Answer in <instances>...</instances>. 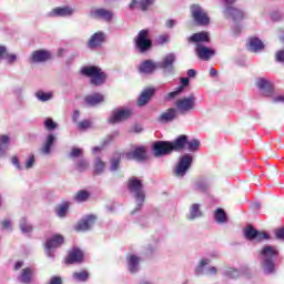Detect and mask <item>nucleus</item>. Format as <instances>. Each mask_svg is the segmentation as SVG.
<instances>
[{
    "label": "nucleus",
    "mask_w": 284,
    "mask_h": 284,
    "mask_svg": "<svg viewBox=\"0 0 284 284\" xmlns=\"http://www.w3.org/2000/svg\"><path fill=\"white\" fill-rule=\"evenodd\" d=\"M79 116H80V112H79V110H75L73 112V116H72L73 123H78Z\"/></svg>",
    "instance_id": "nucleus-61"
},
{
    "label": "nucleus",
    "mask_w": 284,
    "mask_h": 284,
    "mask_svg": "<svg viewBox=\"0 0 284 284\" xmlns=\"http://www.w3.org/2000/svg\"><path fill=\"white\" fill-rule=\"evenodd\" d=\"M181 89H182V87H178L175 89V91H172V92L168 93L165 95L164 100L165 101H172V99H176V97H179L181 94V92H182Z\"/></svg>",
    "instance_id": "nucleus-46"
},
{
    "label": "nucleus",
    "mask_w": 284,
    "mask_h": 284,
    "mask_svg": "<svg viewBox=\"0 0 284 284\" xmlns=\"http://www.w3.org/2000/svg\"><path fill=\"white\" fill-rule=\"evenodd\" d=\"M121 159H123V153L115 151L113 156L110 159V170L111 172H116L121 165Z\"/></svg>",
    "instance_id": "nucleus-30"
},
{
    "label": "nucleus",
    "mask_w": 284,
    "mask_h": 284,
    "mask_svg": "<svg viewBox=\"0 0 284 284\" xmlns=\"http://www.w3.org/2000/svg\"><path fill=\"white\" fill-rule=\"evenodd\" d=\"M90 128H92V122L90 120H82L81 122H78L79 130H90Z\"/></svg>",
    "instance_id": "nucleus-47"
},
{
    "label": "nucleus",
    "mask_w": 284,
    "mask_h": 284,
    "mask_svg": "<svg viewBox=\"0 0 284 284\" xmlns=\"http://www.w3.org/2000/svg\"><path fill=\"white\" fill-rule=\"evenodd\" d=\"M134 48L141 54L152 50V39H150L149 29H142L138 32V37L134 38Z\"/></svg>",
    "instance_id": "nucleus-4"
},
{
    "label": "nucleus",
    "mask_w": 284,
    "mask_h": 284,
    "mask_svg": "<svg viewBox=\"0 0 284 284\" xmlns=\"http://www.w3.org/2000/svg\"><path fill=\"white\" fill-rule=\"evenodd\" d=\"M11 225H12V222H10V220H2L1 221L2 230H10Z\"/></svg>",
    "instance_id": "nucleus-57"
},
{
    "label": "nucleus",
    "mask_w": 284,
    "mask_h": 284,
    "mask_svg": "<svg viewBox=\"0 0 284 284\" xmlns=\"http://www.w3.org/2000/svg\"><path fill=\"white\" fill-rule=\"evenodd\" d=\"M191 17L196 26H210V16L201 4H192L190 7Z\"/></svg>",
    "instance_id": "nucleus-5"
},
{
    "label": "nucleus",
    "mask_w": 284,
    "mask_h": 284,
    "mask_svg": "<svg viewBox=\"0 0 284 284\" xmlns=\"http://www.w3.org/2000/svg\"><path fill=\"white\" fill-rule=\"evenodd\" d=\"M256 87L258 88V90L264 91V97H272V94L274 93V84L265 78H260L256 82Z\"/></svg>",
    "instance_id": "nucleus-19"
},
{
    "label": "nucleus",
    "mask_w": 284,
    "mask_h": 284,
    "mask_svg": "<svg viewBox=\"0 0 284 284\" xmlns=\"http://www.w3.org/2000/svg\"><path fill=\"white\" fill-rule=\"evenodd\" d=\"M84 257L85 254L82 252V250L74 246L72 250L69 251L68 256L64 257V263L65 265L83 263Z\"/></svg>",
    "instance_id": "nucleus-10"
},
{
    "label": "nucleus",
    "mask_w": 284,
    "mask_h": 284,
    "mask_svg": "<svg viewBox=\"0 0 284 284\" xmlns=\"http://www.w3.org/2000/svg\"><path fill=\"white\" fill-rule=\"evenodd\" d=\"M69 159H83V149L81 148H72L71 152L69 153Z\"/></svg>",
    "instance_id": "nucleus-43"
},
{
    "label": "nucleus",
    "mask_w": 284,
    "mask_h": 284,
    "mask_svg": "<svg viewBox=\"0 0 284 284\" xmlns=\"http://www.w3.org/2000/svg\"><path fill=\"white\" fill-rule=\"evenodd\" d=\"M73 278L75 281L84 283V281H88V278H90V273H88V271L75 272L73 273Z\"/></svg>",
    "instance_id": "nucleus-42"
},
{
    "label": "nucleus",
    "mask_w": 284,
    "mask_h": 284,
    "mask_svg": "<svg viewBox=\"0 0 284 284\" xmlns=\"http://www.w3.org/2000/svg\"><path fill=\"white\" fill-rule=\"evenodd\" d=\"M125 159L128 161H138L139 163L148 161V148L144 145L135 146L132 151L125 153Z\"/></svg>",
    "instance_id": "nucleus-9"
},
{
    "label": "nucleus",
    "mask_w": 284,
    "mask_h": 284,
    "mask_svg": "<svg viewBox=\"0 0 284 284\" xmlns=\"http://www.w3.org/2000/svg\"><path fill=\"white\" fill-rule=\"evenodd\" d=\"M154 6V0H132L129 4L131 10H135V8H140L142 12H148L150 7Z\"/></svg>",
    "instance_id": "nucleus-22"
},
{
    "label": "nucleus",
    "mask_w": 284,
    "mask_h": 284,
    "mask_svg": "<svg viewBox=\"0 0 284 284\" xmlns=\"http://www.w3.org/2000/svg\"><path fill=\"white\" fill-rule=\"evenodd\" d=\"M187 85H190V79L189 78H182L181 79V85H179L178 88H182L181 92H183V90L185 88H187Z\"/></svg>",
    "instance_id": "nucleus-55"
},
{
    "label": "nucleus",
    "mask_w": 284,
    "mask_h": 284,
    "mask_svg": "<svg viewBox=\"0 0 284 284\" xmlns=\"http://www.w3.org/2000/svg\"><path fill=\"white\" fill-rule=\"evenodd\" d=\"M156 68H159V65H156L154 61L144 60L139 65L138 70L140 74H154V72H156Z\"/></svg>",
    "instance_id": "nucleus-21"
},
{
    "label": "nucleus",
    "mask_w": 284,
    "mask_h": 284,
    "mask_svg": "<svg viewBox=\"0 0 284 284\" xmlns=\"http://www.w3.org/2000/svg\"><path fill=\"white\" fill-rule=\"evenodd\" d=\"M190 43H210V33L205 31H200L197 33H193L191 37L187 38Z\"/></svg>",
    "instance_id": "nucleus-23"
},
{
    "label": "nucleus",
    "mask_w": 284,
    "mask_h": 284,
    "mask_svg": "<svg viewBox=\"0 0 284 284\" xmlns=\"http://www.w3.org/2000/svg\"><path fill=\"white\" fill-rule=\"evenodd\" d=\"M225 8H234V3H236V0H222Z\"/></svg>",
    "instance_id": "nucleus-59"
},
{
    "label": "nucleus",
    "mask_w": 284,
    "mask_h": 284,
    "mask_svg": "<svg viewBox=\"0 0 284 284\" xmlns=\"http://www.w3.org/2000/svg\"><path fill=\"white\" fill-rule=\"evenodd\" d=\"M47 284H63V278L61 276H52Z\"/></svg>",
    "instance_id": "nucleus-54"
},
{
    "label": "nucleus",
    "mask_w": 284,
    "mask_h": 284,
    "mask_svg": "<svg viewBox=\"0 0 284 284\" xmlns=\"http://www.w3.org/2000/svg\"><path fill=\"white\" fill-rule=\"evenodd\" d=\"M81 75L90 79L91 85L99 88L108 81V73L98 65H87L81 69Z\"/></svg>",
    "instance_id": "nucleus-3"
},
{
    "label": "nucleus",
    "mask_w": 284,
    "mask_h": 284,
    "mask_svg": "<svg viewBox=\"0 0 284 284\" xmlns=\"http://www.w3.org/2000/svg\"><path fill=\"white\" fill-rule=\"evenodd\" d=\"M105 43V33L102 31H98L91 36L88 41V48L94 50L95 48H101Z\"/></svg>",
    "instance_id": "nucleus-15"
},
{
    "label": "nucleus",
    "mask_w": 284,
    "mask_h": 284,
    "mask_svg": "<svg viewBox=\"0 0 284 284\" xmlns=\"http://www.w3.org/2000/svg\"><path fill=\"white\" fill-rule=\"evenodd\" d=\"M189 168H192V155L184 154L182 158H180L178 166L174 171L175 176H185Z\"/></svg>",
    "instance_id": "nucleus-11"
},
{
    "label": "nucleus",
    "mask_w": 284,
    "mask_h": 284,
    "mask_svg": "<svg viewBox=\"0 0 284 284\" xmlns=\"http://www.w3.org/2000/svg\"><path fill=\"white\" fill-rule=\"evenodd\" d=\"M4 59L8 61V63H14V61H17V54L9 53L7 50L4 53Z\"/></svg>",
    "instance_id": "nucleus-51"
},
{
    "label": "nucleus",
    "mask_w": 284,
    "mask_h": 284,
    "mask_svg": "<svg viewBox=\"0 0 284 284\" xmlns=\"http://www.w3.org/2000/svg\"><path fill=\"white\" fill-rule=\"evenodd\" d=\"M126 261L129 265V272H131V274H136V272H139V263H141V257L130 254L126 257Z\"/></svg>",
    "instance_id": "nucleus-28"
},
{
    "label": "nucleus",
    "mask_w": 284,
    "mask_h": 284,
    "mask_svg": "<svg viewBox=\"0 0 284 284\" xmlns=\"http://www.w3.org/2000/svg\"><path fill=\"white\" fill-rule=\"evenodd\" d=\"M52 145H54V136L52 134H49L45 143L41 148L42 154H50Z\"/></svg>",
    "instance_id": "nucleus-37"
},
{
    "label": "nucleus",
    "mask_w": 284,
    "mask_h": 284,
    "mask_svg": "<svg viewBox=\"0 0 284 284\" xmlns=\"http://www.w3.org/2000/svg\"><path fill=\"white\" fill-rule=\"evenodd\" d=\"M126 187L138 202V206L131 212V214H136V212L141 211L143 207V203H145V190L143 186V180H140L136 176H132L126 182Z\"/></svg>",
    "instance_id": "nucleus-2"
},
{
    "label": "nucleus",
    "mask_w": 284,
    "mask_h": 284,
    "mask_svg": "<svg viewBox=\"0 0 284 284\" xmlns=\"http://www.w3.org/2000/svg\"><path fill=\"white\" fill-rule=\"evenodd\" d=\"M23 267V261H18L14 266L13 270L14 272H18V270H21Z\"/></svg>",
    "instance_id": "nucleus-60"
},
{
    "label": "nucleus",
    "mask_w": 284,
    "mask_h": 284,
    "mask_svg": "<svg viewBox=\"0 0 284 284\" xmlns=\"http://www.w3.org/2000/svg\"><path fill=\"white\" fill-rule=\"evenodd\" d=\"M274 103H284V95L274 98Z\"/></svg>",
    "instance_id": "nucleus-64"
},
{
    "label": "nucleus",
    "mask_w": 284,
    "mask_h": 284,
    "mask_svg": "<svg viewBox=\"0 0 284 284\" xmlns=\"http://www.w3.org/2000/svg\"><path fill=\"white\" fill-rule=\"evenodd\" d=\"M65 243V237L61 234H54L52 237L47 240L44 247L50 252V250H57V247H61V245Z\"/></svg>",
    "instance_id": "nucleus-18"
},
{
    "label": "nucleus",
    "mask_w": 284,
    "mask_h": 284,
    "mask_svg": "<svg viewBox=\"0 0 284 284\" xmlns=\"http://www.w3.org/2000/svg\"><path fill=\"white\" fill-rule=\"evenodd\" d=\"M103 101H105V98L101 93H93L84 97V103H87L90 108L100 105V103H103Z\"/></svg>",
    "instance_id": "nucleus-25"
},
{
    "label": "nucleus",
    "mask_w": 284,
    "mask_h": 284,
    "mask_svg": "<svg viewBox=\"0 0 284 284\" xmlns=\"http://www.w3.org/2000/svg\"><path fill=\"white\" fill-rule=\"evenodd\" d=\"M90 196H92V193L88 190H79L74 195H73V201L75 203H85Z\"/></svg>",
    "instance_id": "nucleus-32"
},
{
    "label": "nucleus",
    "mask_w": 284,
    "mask_h": 284,
    "mask_svg": "<svg viewBox=\"0 0 284 284\" xmlns=\"http://www.w3.org/2000/svg\"><path fill=\"white\" fill-rule=\"evenodd\" d=\"M105 162L101 160V158H97L93 163V174L94 176H99L105 172Z\"/></svg>",
    "instance_id": "nucleus-33"
},
{
    "label": "nucleus",
    "mask_w": 284,
    "mask_h": 284,
    "mask_svg": "<svg viewBox=\"0 0 284 284\" xmlns=\"http://www.w3.org/2000/svg\"><path fill=\"white\" fill-rule=\"evenodd\" d=\"M199 216H202V213H201V205L199 204H193L191 206V210H190V221H194V219H199Z\"/></svg>",
    "instance_id": "nucleus-40"
},
{
    "label": "nucleus",
    "mask_w": 284,
    "mask_h": 284,
    "mask_svg": "<svg viewBox=\"0 0 284 284\" xmlns=\"http://www.w3.org/2000/svg\"><path fill=\"white\" fill-rule=\"evenodd\" d=\"M224 14L226 19H232L235 21V23H239V21H243V19H245V13L243 10L236 7L224 8Z\"/></svg>",
    "instance_id": "nucleus-13"
},
{
    "label": "nucleus",
    "mask_w": 284,
    "mask_h": 284,
    "mask_svg": "<svg viewBox=\"0 0 284 284\" xmlns=\"http://www.w3.org/2000/svg\"><path fill=\"white\" fill-rule=\"evenodd\" d=\"M10 143V136L0 135V154H3V145H8Z\"/></svg>",
    "instance_id": "nucleus-48"
},
{
    "label": "nucleus",
    "mask_w": 284,
    "mask_h": 284,
    "mask_svg": "<svg viewBox=\"0 0 284 284\" xmlns=\"http://www.w3.org/2000/svg\"><path fill=\"white\" fill-rule=\"evenodd\" d=\"M175 24H176L175 20H166V28H174Z\"/></svg>",
    "instance_id": "nucleus-63"
},
{
    "label": "nucleus",
    "mask_w": 284,
    "mask_h": 284,
    "mask_svg": "<svg viewBox=\"0 0 284 284\" xmlns=\"http://www.w3.org/2000/svg\"><path fill=\"white\" fill-rule=\"evenodd\" d=\"M169 42H170V36L168 34L159 36L156 39V43L159 45H165V43H169Z\"/></svg>",
    "instance_id": "nucleus-49"
},
{
    "label": "nucleus",
    "mask_w": 284,
    "mask_h": 284,
    "mask_svg": "<svg viewBox=\"0 0 284 284\" xmlns=\"http://www.w3.org/2000/svg\"><path fill=\"white\" fill-rule=\"evenodd\" d=\"M187 77H190V79H194V77H196V70L190 69L187 71Z\"/></svg>",
    "instance_id": "nucleus-62"
},
{
    "label": "nucleus",
    "mask_w": 284,
    "mask_h": 284,
    "mask_svg": "<svg viewBox=\"0 0 284 284\" xmlns=\"http://www.w3.org/2000/svg\"><path fill=\"white\" fill-rule=\"evenodd\" d=\"M74 10L68 6L65 7H58L52 10L53 17H71Z\"/></svg>",
    "instance_id": "nucleus-31"
},
{
    "label": "nucleus",
    "mask_w": 284,
    "mask_h": 284,
    "mask_svg": "<svg viewBox=\"0 0 284 284\" xmlns=\"http://www.w3.org/2000/svg\"><path fill=\"white\" fill-rule=\"evenodd\" d=\"M156 93V89L154 88H146L142 91V93L140 94V97L138 98V106L139 108H143L145 105H148L152 99V97H154V94Z\"/></svg>",
    "instance_id": "nucleus-16"
},
{
    "label": "nucleus",
    "mask_w": 284,
    "mask_h": 284,
    "mask_svg": "<svg viewBox=\"0 0 284 284\" xmlns=\"http://www.w3.org/2000/svg\"><path fill=\"white\" fill-rule=\"evenodd\" d=\"M134 112L129 108H119L112 111L111 116L108 119V123L116 125L119 123H125L129 119H132Z\"/></svg>",
    "instance_id": "nucleus-6"
},
{
    "label": "nucleus",
    "mask_w": 284,
    "mask_h": 284,
    "mask_svg": "<svg viewBox=\"0 0 284 284\" xmlns=\"http://www.w3.org/2000/svg\"><path fill=\"white\" fill-rule=\"evenodd\" d=\"M174 119H176V109L170 108L160 115L159 121L160 123H170Z\"/></svg>",
    "instance_id": "nucleus-29"
},
{
    "label": "nucleus",
    "mask_w": 284,
    "mask_h": 284,
    "mask_svg": "<svg viewBox=\"0 0 284 284\" xmlns=\"http://www.w3.org/2000/svg\"><path fill=\"white\" fill-rule=\"evenodd\" d=\"M244 236L246 241H256L257 243L270 241L272 239L270 233L265 231H257L252 225H248L246 230H244Z\"/></svg>",
    "instance_id": "nucleus-8"
},
{
    "label": "nucleus",
    "mask_w": 284,
    "mask_h": 284,
    "mask_svg": "<svg viewBox=\"0 0 284 284\" xmlns=\"http://www.w3.org/2000/svg\"><path fill=\"white\" fill-rule=\"evenodd\" d=\"M51 59H52V52L45 49H40L31 53L30 63H45Z\"/></svg>",
    "instance_id": "nucleus-12"
},
{
    "label": "nucleus",
    "mask_w": 284,
    "mask_h": 284,
    "mask_svg": "<svg viewBox=\"0 0 284 284\" xmlns=\"http://www.w3.org/2000/svg\"><path fill=\"white\" fill-rule=\"evenodd\" d=\"M34 274V268L28 266L21 270L19 275V281L23 284L32 283V275Z\"/></svg>",
    "instance_id": "nucleus-27"
},
{
    "label": "nucleus",
    "mask_w": 284,
    "mask_h": 284,
    "mask_svg": "<svg viewBox=\"0 0 284 284\" xmlns=\"http://www.w3.org/2000/svg\"><path fill=\"white\" fill-rule=\"evenodd\" d=\"M44 126H45V129L49 130V131L55 130V128H57V122H53L52 119L48 118V119L44 121Z\"/></svg>",
    "instance_id": "nucleus-50"
},
{
    "label": "nucleus",
    "mask_w": 284,
    "mask_h": 284,
    "mask_svg": "<svg viewBox=\"0 0 284 284\" xmlns=\"http://www.w3.org/2000/svg\"><path fill=\"white\" fill-rule=\"evenodd\" d=\"M175 108L180 114H187V112L196 110V95L191 94L189 97L178 99L175 101Z\"/></svg>",
    "instance_id": "nucleus-7"
},
{
    "label": "nucleus",
    "mask_w": 284,
    "mask_h": 284,
    "mask_svg": "<svg viewBox=\"0 0 284 284\" xmlns=\"http://www.w3.org/2000/svg\"><path fill=\"white\" fill-rule=\"evenodd\" d=\"M260 254L265 256V258H272L273 256H278V250H276L274 246L266 245L263 247Z\"/></svg>",
    "instance_id": "nucleus-35"
},
{
    "label": "nucleus",
    "mask_w": 284,
    "mask_h": 284,
    "mask_svg": "<svg viewBox=\"0 0 284 284\" xmlns=\"http://www.w3.org/2000/svg\"><path fill=\"white\" fill-rule=\"evenodd\" d=\"M185 134L178 136L174 141H156L153 144L154 156H168L172 152H181L185 145Z\"/></svg>",
    "instance_id": "nucleus-1"
},
{
    "label": "nucleus",
    "mask_w": 284,
    "mask_h": 284,
    "mask_svg": "<svg viewBox=\"0 0 284 284\" xmlns=\"http://www.w3.org/2000/svg\"><path fill=\"white\" fill-rule=\"evenodd\" d=\"M214 219L216 223H220V224L227 223V214L225 213V210L217 209L215 211Z\"/></svg>",
    "instance_id": "nucleus-39"
},
{
    "label": "nucleus",
    "mask_w": 284,
    "mask_h": 284,
    "mask_svg": "<svg viewBox=\"0 0 284 284\" xmlns=\"http://www.w3.org/2000/svg\"><path fill=\"white\" fill-rule=\"evenodd\" d=\"M20 230L21 232H23L24 234H28L29 232H32V226L28 223V220L22 219L20 221Z\"/></svg>",
    "instance_id": "nucleus-44"
},
{
    "label": "nucleus",
    "mask_w": 284,
    "mask_h": 284,
    "mask_svg": "<svg viewBox=\"0 0 284 284\" xmlns=\"http://www.w3.org/2000/svg\"><path fill=\"white\" fill-rule=\"evenodd\" d=\"M274 234L277 241H284V227L276 229Z\"/></svg>",
    "instance_id": "nucleus-52"
},
{
    "label": "nucleus",
    "mask_w": 284,
    "mask_h": 284,
    "mask_svg": "<svg viewBox=\"0 0 284 284\" xmlns=\"http://www.w3.org/2000/svg\"><path fill=\"white\" fill-rule=\"evenodd\" d=\"M97 223V216L88 215L87 219L80 220L75 225L77 232H88Z\"/></svg>",
    "instance_id": "nucleus-17"
},
{
    "label": "nucleus",
    "mask_w": 284,
    "mask_h": 284,
    "mask_svg": "<svg viewBox=\"0 0 284 284\" xmlns=\"http://www.w3.org/2000/svg\"><path fill=\"white\" fill-rule=\"evenodd\" d=\"M174 61H176V55L169 53L158 63V68H161V70H174Z\"/></svg>",
    "instance_id": "nucleus-24"
},
{
    "label": "nucleus",
    "mask_w": 284,
    "mask_h": 284,
    "mask_svg": "<svg viewBox=\"0 0 284 284\" xmlns=\"http://www.w3.org/2000/svg\"><path fill=\"white\" fill-rule=\"evenodd\" d=\"M247 49L250 52H261L262 50H265V44L261 39L251 37L247 42Z\"/></svg>",
    "instance_id": "nucleus-26"
},
{
    "label": "nucleus",
    "mask_w": 284,
    "mask_h": 284,
    "mask_svg": "<svg viewBox=\"0 0 284 284\" xmlns=\"http://www.w3.org/2000/svg\"><path fill=\"white\" fill-rule=\"evenodd\" d=\"M210 260H201L200 261V267L196 270V273L199 274V272H201V270H203V267H205V265H209Z\"/></svg>",
    "instance_id": "nucleus-58"
},
{
    "label": "nucleus",
    "mask_w": 284,
    "mask_h": 284,
    "mask_svg": "<svg viewBox=\"0 0 284 284\" xmlns=\"http://www.w3.org/2000/svg\"><path fill=\"white\" fill-rule=\"evenodd\" d=\"M195 54L199 59H201V61H210L212 59V57H214L215 52L214 50L197 43L195 45Z\"/></svg>",
    "instance_id": "nucleus-14"
},
{
    "label": "nucleus",
    "mask_w": 284,
    "mask_h": 284,
    "mask_svg": "<svg viewBox=\"0 0 284 284\" xmlns=\"http://www.w3.org/2000/svg\"><path fill=\"white\" fill-rule=\"evenodd\" d=\"M90 16L93 19H103V21H106L108 23H110V21H112V18L114 17L112 11L103 9V8L92 10Z\"/></svg>",
    "instance_id": "nucleus-20"
},
{
    "label": "nucleus",
    "mask_w": 284,
    "mask_h": 284,
    "mask_svg": "<svg viewBox=\"0 0 284 284\" xmlns=\"http://www.w3.org/2000/svg\"><path fill=\"white\" fill-rule=\"evenodd\" d=\"M185 143L183 146V150H185V148L189 150V152H196V150H199V148L201 146V141H199L197 139L189 141L187 140V135H185Z\"/></svg>",
    "instance_id": "nucleus-36"
},
{
    "label": "nucleus",
    "mask_w": 284,
    "mask_h": 284,
    "mask_svg": "<svg viewBox=\"0 0 284 284\" xmlns=\"http://www.w3.org/2000/svg\"><path fill=\"white\" fill-rule=\"evenodd\" d=\"M227 276L229 278H239L240 274H239V271L235 270V268H230L227 271Z\"/></svg>",
    "instance_id": "nucleus-53"
},
{
    "label": "nucleus",
    "mask_w": 284,
    "mask_h": 284,
    "mask_svg": "<svg viewBox=\"0 0 284 284\" xmlns=\"http://www.w3.org/2000/svg\"><path fill=\"white\" fill-rule=\"evenodd\" d=\"M69 210H70V202H62L55 207L57 216H59L60 219H65Z\"/></svg>",
    "instance_id": "nucleus-34"
},
{
    "label": "nucleus",
    "mask_w": 284,
    "mask_h": 284,
    "mask_svg": "<svg viewBox=\"0 0 284 284\" xmlns=\"http://www.w3.org/2000/svg\"><path fill=\"white\" fill-rule=\"evenodd\" d=\"M88 168H90V163L88 162V160H85V158L78 159L74 164V169L78 172H85V170H88Z\"/></svg>",
    "instance_id": "nucleus-38"
},
{
    "label": "nucleus",
    "mask_w": 284,
    "mask_h": 284,
    "mask_svg": "<svg viewBox=\"0 0 284 284\" xmlns=\"http://www.w3.org/2000/svg\"><path fill=\"white\" fill-rule=\"evenodd\" d=\"M33 165H34V155H31L27 160L26 168H27V170H30V168H32Z\"/></svg>",
    "instance_id": "nucleus-56"
},
{
    "label": "nucleus",
    "mask_w": 284,
    "mask_h": 284,
    "mask_svg": "<svg viewBox=\"0 0 284 284\" xmlns=\"http://www.w3.org/2000/svg\"><path fill=\"white\" fill-rule=\"evenodd\" d=\"M37 99H39V101L45 102V101H50V99H52V93H45L43 91H38L36 93Z\"/></svg>",
    "instance_id": "nucleus-45"
},
{
    "label": "nucleus",
    "mask_w": 284,
    "mask_h": 284,
    "mask_svg": "<svg viewBox=\"0 0 284 284\" xmlns=\"http://www.w3.org/2000/svg\"><path fill=\"white\" fill-rule=\"evenodd\" d=\"M263 270L265 274H274V261L266 258L263 262Z\"/></svg>",
    "instance_id": "nucleus-41"
}]
</instances>
